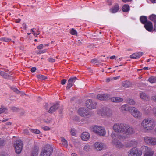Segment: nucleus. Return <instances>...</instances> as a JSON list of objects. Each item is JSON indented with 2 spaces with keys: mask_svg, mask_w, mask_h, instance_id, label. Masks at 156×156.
<instances>
[{
  "mask_svg": "<svg viewBox=\"0 0 156 156\" xmlns=\"http://www.w3.org/2000/svg\"><path fill=\"white\" fill-rule=\"evenodd\" d=\"M156 125L155 121L151 118H147L144 119L141 123L143 128L147 131L153 129Z\"/></svg>",
  "mask_w": 156,
  "mask_h": 156,
  "instance_id": "nucleus-1",
  "label": "nucleus"
},
{
  "mask_svg": "<svg viewBox=\"0 0 156 156\" xmlns=\"http://www.w3.org/2000/svg\"><path fill=\"white\" fill-rule=\"evenodd\" d=\"M111 136L112 138V143L114 146L119 149L123 148L124 146L122 143L118 140V139H125V137L124 136L121 135L120 134L112 132Z\"/></svg>",
  "mask_w": 156,
  "mask_h": 156,
  "instance_id": "nucleus-2",
  "label": "nucleus"
},
{
  "mask_svg": "<svg viewBox=\"0 0 156 156\" xmlns=\"http://www.w3.org/2000/svg\"><path fill=\"white\" fill-rule=\"evenodd\" d=\"M90 129L91 131L100 136H103L106 134L105 129L101 126H94L91 127Z\"/></svg>",
  "mask_w": 156,
  "mask_h": 156,
  "instance_id": "nucleus-3",
  "label": "nucleus"
},
{
  "mask_svg": "<svg viewBox=\"0 0 156 156\" xmlns=\"http://www.w3.org/2000/svg\"><path fill=\"white\" fill-rule=\"evenodd\" d=\"M52 151V147L50 145H47L42 149L40 156H50Z\"/></svg>",
  "mask_w": 156,
  "mask_h": 156,
  "instance_id": "nucleus-4",
  "label": "nucleus"
},
{
  "mask_svg": "<svg viewBox=\"0 0 156 156\" xmlns=\"http://www.w3.org/2000/svg\"><path fill=\"white\" fill-rule=\"evenodd\" d=\"M129 112L131 113L132 115L136 118H140L142 117V113L135 107H131L129 109Z\"/></svg>",
  "mask_w": 156,
  "mask_h": 156,
  "instance_id": "nucleus-5",
  "label": "nucleus"
},
{
  "mask_svg": "<svg viewBox=\"0 0 156 156\" xmlns=\"http://www.w3.org/2000/svg\"><path fill=\"white\" fill-rule=\"evenodd\" d=\"M128 153L129 156H141L142 151L136 147H133L129 151Z\"/></svg>",
  "mask_w": 156,
  "mask_h": 156,
  "instance_id": "nucleus-6",
  "label": "nucleus"
},
{
  "mask_svg": "<svg viewBox=\"0 0 156 156\" xmlns=\"http://www.w3.org/2000/svg\"><path fill=\"white\" fill-rule=\"evenodd\" d=\"M78 114L81 116L84 117H88L92 115L91 112H89L88 110L85 108H80L78 110Z\"/></svg>",
  "mask_w": 156,
  "mask_h": 156,
  "instance_id": "nucleus-7",
  "label": "nucleus"
},
{
  "mask_svg": "<svg viewBox=\"0 0 156 156\" xmlns=\"http://www.w3.org/2000/svg\"><path fill=\"white\" fill-rule=\"evenodd\" d=\"M23 143L21 140H16L14 143V146L16 153L20 154L23 147Z\"/></svg>",
  "mask_w": 156,
  "mask_h": 156,
  "instance_id": "nucleus-8",
  "label": "nucleus"
},
{
  "mask_svg": "<svg viewBox=\"0 0 156 156\" xmlns=\"http://www.w3.org/2000/svg\"><path fill=\"white\" fill-rule=\"evenodd\" d=\"M135 133V131L133 128L129 125L125 124L124 129L122 131V133L126 135H132Z\"/></svg>",
  "mask_w": 156,
  "mask_h": 156,
  "instance_id": "nucleus-9",
  "label": "nucleus"
},
{
  "mask_svg": "<svg viewBox=\"0 0 156 156\" xmlns=\"http://www.w3.org/2000/svg\"><path fill=\"white\" fill-rule=\"evenodd\" d=\"M144 142L148 145H156V138L150 136H146L144 138Z\"/></svg>",
  "mask_w": 156,
  "mask_h": 156,
  "instance_id": "nucleus-10",
  "label": "nucleus"
},
{
  "mask_svg": "<svg viewBox=\"0 0 156 156\" xmlns=\"http://www.w3.org/2000/svg\"><path fill=\"white\" fill-rule=\"evenodd\" d=\"M142 151L145 152L144 156H153L154 152L151 148L146 146H143L141 147Z\"/></svg>",
  "mask_w": 156,
  "mask_h": 156,
  "instance_id": "nucleus-11",
  "label": "nucleus"
},
{
  "mask_svg": "<svg viewBox=\"0 0 156 156\" xmlns=\"http://www.w3.org/2000/svg\"><path fill=\"white\" fill-rule=\"evenodd\" d=\"M94 148L98 151H101L106 148L105 144L101 142H96L93 144Z\"/></svg>",
  "mask_w": 156,
  "mask_h": 156,
  "instance_id": "nucleus-12",
  "label": "nucleus"
},
{
  "mask_svg": "<svg viewBox=\"0 0 156 156\" xmlns=\"http://www.w3.org/2000/svg\"><path fill=\"white\" fill-rule=\"evenodd\" d=\"M125 124L123 123H116L114 124L113 127V130L117 132L122 133Z\"/></svg>",
  "mask_w": 156,
  "mask_h": 156,
  "instance_id": "nucleus-13",
  "label": "nucleus"
},
{
  "mask_svg": "<svg viewBox=\"0 0 156 156\" xmlns=\"http://www.w3.org/2000/svg\"><path fill=\"white\" fill-rule=\"evenodd\" d=\"M97 105L96 102L90 99H88L86 101V106L87 108L89 109H92L96 108Z\"/></svg>",
  "mask_w": 156,
  "mask_h": 156,
  "instance_id": "nucleus-14",
  "label": "nucleus"
},
{
  "mask_svg": "<svg viewBox=\"0 0 156 156\" xmlns=\"http://www.w3.org/2000/svg\"><path fill=\"white\" fill-rule=\"evenodd\" d=\"M98 113L102 115H108L111 113L110 110L106 107H104L98 111Z\"/></svg>",
  "mask_w": 156,
  "mask_h": 156,
  "instance_id": "nucleus-15",
  "label": "nucleus"
},
{
  "mask_svg": "<svg viewBox=\"0 0 156 156\" xmlns=\"http://www.w3.org/2000/svg\"><path fill=\"white\" fill-rule=\"evenodd\" d=\"M109 98V95L107 94H99L97 96V98L100 100H107Z\"/></svg>",
  "mask_w": 156,
  "mask_h": 156,
  "instance_id": "nucleus-16",
  "label": "nucleus"
},
{
  "mask_svg": "<svg viewBox=\"0 0 156 156\" xmlns=\"http://www.w3.org/2000/svg\"><path fill=\"white\" fill-rule=\"evenodd\" d=\"M137 144L138 143L136 141L134 140H133L126 143L125 145L126 147H131L136 146Z\"/></svg>",
  "mask_w": 156,
  "mask_h": 156,
  "instance_id": "nucleus-17",
  "label": "nucleus"
},
{
  "mask_svg": "<svg viewBox=\"0 0 156 156\" xmlns=\"http://www.w3.org/2000/svg\"><path fill=\"white\" fill-rule=\"evenodd\" d=\"M90 137V135L89 133L86 132H83L81 135L82 139L84 141H87Z\"/></svg>",
  "mask_w": 156,
  "mask_h": 156,
  "instance_id": "nucleus-18",
  "label": "nucleus"
},
{
  "mask_svg": "<svg viewBox=\"0 0 156 156\" xmlns=\"http://www.w3.org/2000/svg\"><path fill=\"white\" fill-rule=\"evenodd\" d=\"M144 27L149 32H151L153 30V25L151 22H147L144 25Z\"/></svg>",
  "mask_w": 156,
  "mask_h": 156,
  "instance_id": "nucleus-19",
  "label": "nucleus"
},
{
  "mask_svg": "<svg viewBox=\"0 0 156 156\" xmlns=\"http://www.w3.org/2000/svg\"><path fill=\"white\" fill-rule=\"evenodd\" d=\"M130 107H129L127 105H124L121 107L120 110L123 113H126L128 111H129V109Z\"/></svg>",
  "mask_w": 156,
  "mask_h": 156,
  "instance_id": "nucleus-20",
  "label": "nucleus"
},
{
  "mask_svg": "<svg viewBox=\"0 0 156 156\" xmlns=\"http://www.w3.org/2000/svg\"><path fill=\"white\" fill-rule=\"evenodd\" d=\"M143 53L142 52L134 53L130 55V58H136L142 56Z\"/></svg>",
  "mask_w": 156,
  "mask_h": 156,
  "instance_id": "nucleus-21",
  "label": "nucleus"
},
{
  "mask_svg": "<svg viewBox=\"0 0 156 156\" xmlns=\"http://www.w3.org/2000/svg\"><path fill=\"white\" fill-rule=\"evenodd\" d=\"M39 152V148L37 147H35L33 148L31 156H37Z\"/></svg>",
  "mask_w": 156,
  "mask_h": 156,
  "instance_id": "nucleus-22",
  "label": "nucleus"
},
{
  "mask_svg": "<svg viewBox=\"0 0 156 156\" xmlns=\"http://www.w3.org/2000/svg\"><path fill=\"white\" fill-rule=\"evenodd\" d=\"M123 99L119 97H114L111 98V101L114 102H120L123 101Z\"/></svg>",
  "mask_w": 156,
  "mask_h": 156,
  "instance_id": "nucleus-23",
  "label": "nucleus"
},
{
  "mask_svg": "<svg viewBox=\"0 0 156 156\" xmlns=\"http://www.w3.org/2000/svg\"><path fill=\"white\" fill-rule=\"evenodd\" d=\"M59 105L58 104H55L53 106H51L48 112L50 113H52L55 111L58 107Z\"/></svg>",
  "mask_w": 156,
  "mask_h": 156,
  "instance_id": "nucleus-24",
  "label": "nucleus"
},
{
  "mask_svg": "<svg viewBox=\"0 0 156 156\" xmlns=\"http://www.w3.org/2000/svg\"><path fill=\"white\" fill-rule=\"evenodd\" d=\"M119 5L118 4H116L113 8H111L110 10L112 13H115L119 10Z\"/></svg>",
  "mask_w": 156,
  "mask_h": 156,
  "instance_id": "nucleus-25",
  "label": "nucleus"
},
{
  "mask_svg": "<svg viewBox=\"0 0 156 156\" xmlns=\"http://www.w3.org/2000/svg\"><path fill=\"white\" fill-rule=\"evenodd\" d=\"M140 96L143 100H147L148 99V96L144 92H141L140 93Z\"/></svg>",
  "mask_w": 156,
  "mask_h": 156,
  "instance_id": "nucleus-26",
  "label": "nucleus"
},
{
  "mask_svg": "<svg viewBox=\"0 0 156 156\" xmlns=\"http://www.w3.org/2000/svg\"><path fill=\"white\" fill-rule=\"evenodd\" d=\"M147 17L145 16H142L140 18V20L141 23L144 24L147 23Z\"/></svg>",
  "mask_w": 156,
  "mask_h": 156,
  "instance_id": "nucleus-27",
  "label": "nucleus"
},
{
  "mask_svg": "<svg viewBox=\"0 0 156 156\" xmlns=\"http://www.w3.org/2000/svg\"><path fill=\"white\" fill-rule=\"evenodd\" d=\"M61 140L63 145L65 147H67L68 146L67 141L63 137H61Z\"/></svg>",
  "mask_w": 156,
  "mask_h": 156,
  "instance_id": "nucleus-28",
  "label": "nucleus"
},
{
  "mask_svg": "<svg viewBox=\"0 0 156 156\" xmlns=\"http://www.w3.org/2000/svg\"><path fill=\"white\" fill-rule=\"evenodd\" d=\"M0 75L5 79L9 78L10 77L9 75L4 71L0 72Z\"/></svg>",
  "mask_w": 156,
  "mask_h": 156,
  "instance_id": "nucleus-29",
  "label": "nucleus"
},
{
  "mask_svg": "<svg viewBox=\"0 0 156 156\" xmlns=\"http://www.w3.org/2000/svg\"><path fill=\"white\" fill-rule=\"evenodd\" d=\"M122 9L123 12H127L129 10V7L128 5H125L122 7Z\"/></svg>",
  "mask_w": 156,
  "mask_h": 156,
  "instance_id": "nucleus-30",
  "label": "nucleus"
},
{
  "mask_svg": "<svg viewBox=\"0 0 156 156\" xmlns=\"http://www.w3.org/2000/svg\"><path fill=\"white\" fill-rule=\"evenodd\" d=\"M148 81L151 83L156 82V77L151 76L148 79Z\"/></svg>",
  "mask_w": 156,
  "mask_h": 156,
  "instance_id": "nucleus-31",
  "label": "nucleus"
},
{
  "mask_svg": "<svg viewBox=\"0 0 156 156\" xmlns=\"http://www.w3.org/2000/svg\"><path fill=\"white\" fill-rule=\"evenodd\" d=\"M122 85L125 88L129 87L131 85V83L128 81H125L122 83Z\"/></svg>",
  "mask_w": 156,
  "mask_h": 156,
  "instance_id": "nucleus-32",
  "label": "nucleus"
},
{
  "mask_svg": "<svg viewBox=\"0 0 156 156\" xmlns=\"http://www.w3.org/2000/svg\"><path fill=\"white\" fill-rule=\"evenodd\" d=\"M150 19L155 22H156V16L155 15L152 14L149 17Z\"/></svg>",
  "mask_w": 156,
  "mask_h": 156,
  "instance_id": "nucleus-33",
  "label": "nucleus"
},
{
  "mask_svg": "<svg viewBox=\"0 0 156 156\" xmlns=\"http://www.w3.org/2000/svg\"><path fill=\"white\" fill-rule=\"evenodd\" d=\"M71 81L70 79H69L68 80V83L66 87V88L67 89H69L72 86L73 84Z\"/></svg>",
  "mask_w": 156,
  "mask_h": 156,
  "instance_id": "nucleus-34",
  "label": "nucleus"
},
{
  "mask_svg": "<svg viewBox=\"0 0 156 156\" xmlns=\"http://www.w3.org/2000/svg\"><path fill=\"white\" fill-rule=\"evenodd\" d=\"M30 131L35 134H38L40 133V131L37 129H29Z\"/></svg>",
  "mask_w": 156,
  "mask_h": 156,
  "instance_id": "nucleus-35",
  "label": "nucleus"
},
{
  "mask_svg": "<svg viewBox=\"0 0 156 156\" xmlns=\"http://www.w3.org/2000/svg\"><path fill=\"white\" fill-rule=\"evenodd\" d=\"M70 33L72 35H76L77 34V32L73 28L71 29Z\"/></svg>",
  "mask_w": 156,
  "mask_h": 156,
  "instance_id": "nucleus-36",
  "label": "nucleus"
},
{
  "mask_svg": "<svg viewBox=\"0 0 156 156\" xmlns=\"http://www.w3.org/2000/svg\"><path fill=\"white\" fill-rule=\"evenodd\" d=\"M0 39L1 41H4L6 42H9L11 40V39L5 37L2 38H0Z\"/></svg>",
  "mask_w": 156,
  "mask_h": 156,
  "instance_id": "nucleus-37",
  "label": "nucleus"
},
{
  "mask_svg": "<svg viewBox=\"0 0 156 156\" xmlns=\"http://www.w3.org/2000/svg\"><path fill=\"white\" fill-rule=\"evenodd\" d=\"M37 78L40 79L45 80L47 79V77L42 75H39L37 76Z\"/></svg>",
  "mask_w": 156,
  "mask_h": 156,
  "instance_id": "nucleus-38",
  "label": "nucleus"
},
{
  "mask_svg": "<svg viewBox=\"0 0 156 156\" xmlns=\"http://www.w3.org/2000/svg\"><path fill=\"white\" fill-rule=\"evenodd\" d=\"M151 107L148 106L146 108L144 109L145 113L146 114H148L151 110Z\"/></svg>",
  "mask_w": 156,
  "mask_h": 156,
  "instance_id": "nucleus-39",
  "label": "nucleus"
},
{
  "mask_svg": "<svg viewBox=\"0 0 156 156\" xmlns=\"http://www.w3.org/2000/svg\"><path fill=\"white\" fill-rule=\"evenodd\" d=\"M6 110V108L4 107H1L0 108V114L4 112Z\"/></svg>",
  "mask_w": 156,
  "mask_h": 156,
  "instance_id": "nucleus-40",
  "label": "nucleus"
},
{
  "mask_svg": "<svg viewBox=\"0 0 156 156\" xmlns=\"http://www.w3.org/2000/svg\"><path fill=\"white\" fill-rule=\"evenodd\" d=\"M69 79L71 80V82L73 83V84L77 80V78L76 77H74L73 78H69Z\"/></svg>",
  "mask_w": 156,
  "mask_h": 156,
  "instance_id": "nucleus-41",
  "label": "nucleus"
},
{
  "mask_svg": "<svg viewBox=\"0 0 156 156\" xmlns=\"http://www.w3.org/2000/svg\"><path fill=\"white\" fill-rule=\"evenodd\" d=\"M70 133H71V134L73 136H75L76 135V131L74 129H71L70 130Z\"/></svg>",
  "mask_w": 156,
  "mask_h": 156,
  "instance_id": "nucleus-42",
  "label": "nucleus"
},
{
  "mask_svg": "<svg viewBox=\"0 0 156 156\" xmlns=\"http://www.w3.org/2000/svg\"><path fill=\"white\" fill-rule=\"evenodd\" d=\"M83 149L86 151H87L90 149V146L88 145H86L84 147Z\"/></svg>",
  "mask_w": 156,
  "mask_h": 156,
  "instance_id": "nucleus-43",
  "label": "nucleus"
},
{
  "mask_svg": "<svg viewBox=\"0 0 156 156\" xmlns=\"http://www.w3.org/2000/svg\"><path fill=\"white\" fill-rule=\"evenodd\" d=\"M128 103L132 105H134L135 104L134 100L132 99H130L128 101Z\"/></svg>",
  "mask_w": 156,
  "mask_h": 156,
  "instance_id": "nucleus-44",
  "label": "nucleus"
},
{
  "mask_svg": "<svg viewBox=\"0 0 156 156\" xmlns=\"http://www.w3.org/2000/svg\"><path fill=\"white\" fill-rule=\"evenodd\" d=\"M47 51L46 49H44V50H42L41 51H39L38 52H37V54H40L42 53H45Z\"/></svg>",
  "mask_w": 156,
  "mask_h": 156,
  "instance_id": "nucleus-45",
  "label": "nucleus"
},
{
  "mask_svg": "<svg viewBox=\"0 0 156 156\" xmlns=\"http://www.w3.org/2000/svg\"><path fill=\"white\" fill-rule=\"evenodd\" d=\"M152 111L153 115L156 118V107L154 108Z\"/></svg>",
  "mask_w": 156,
  "mask_h": 156,
  "instance_id": "nucleus-46",
  "label": "nucleus"
},
{
  "mask_svg": "<svg viewBox=\"0 0 156 156\" xmlns=\"http://www.w3.org/2000/svg\"><path fill=\"white\" fill-rule=\"evenodd\" d=\"M42 129L45 131L49 130H50V128L47 126H44L42 127Z\"/></svg>",
  "mask_w": 156,
  "mask_h": 156,
  "instance_id": "nucleus-47",
  "label": "nucleus"
},
{
  "mask_svg": "<svg viewBox=\"0 0 156 156\" xmlns=\"http://www.w3.org/2000/svg\"><path fill=\"white\" fill-rule=\"evenodd\" d=\"M44 46L42 44H40L37 47V48L38 49H42Z\"/></svg>",
  "mask_w": 156,
  "mask_h": 156,
  "instance_id": "nucleus-48",
  "label": "nucleus"
},
{
  "mask_svg": "<svg viewBox=\"0 0 156 156\" xmlns=\"http://www.w3.org/2000/svg\"><path fill=\"white\" fill-rule=\"evenodd\" d=\"M48 60L49 62H54L55 61V60L54 59L51 58H48Z\"/></svg>",
  "mask_w": 156,
  "mask_h": 156,
  "instance_id": "nucleus-49",
  "label": "nucleus"
},
{
  "mask_svg": "<svg viewBox=\"0 0 156 156\" xmlns=\"http://www.w3.org/2000/svg\"><path fill=\"white\" fill-rule=\"evenodd\" d=\"M5 145V142L3 140L0 139V146H2Z\"/></svg>",
  "mask_w": 156,
  "mask_h": 156,
  "instance_id": "nucleus-50",
  "label": "nucleus"
},
{
  "mask_svg": "<svg viewBox=\"0 0 156 156\" xmlns=\"http://www.w3.org/2000/svg\"><path fill=\"white\" fill-rule=\"evenodd\" d=\"M51 119H47L46 120H44V122L47 123H50L51 122Z\"/></svg>",
  "mask_w": 156,
  "mask_h": 156,
  "instance_id": "nucleus-51",
  "label": "nucleus"
},
{
  "mask_svg": "<svg viewBox=\"0 0 156 156\" xmlns=\"http://www.w3.org/2000/svg\"><path fill=\"white\" fill-rule=\"evenodd\" d=\"M29 130H29H28L27 129H24L23 130V133L27 134H29Z\"/></svg>",
  "mask_w": 156,
  "mask_h": 156,
  "instance_id": "nucleus-52",
  "label": "nucleus"
},
{
  "mask_svg": "<svg viewBox=\"0 0 156 156\" xmlns=\"http://www.w3.org/2000/svg\"><path fill=\"white\" fill-rule=\"evenodd\" d=\"M151 100L156 103V95L153 96L151 97Z\"/></svg>",
  "mask_w": 156,
  "mask_h": 156,
  "instance_id": "nucleus-53",
  "label": "nucleus"
},
{
  "mask_svg": "<svg viewBox=\"0 0 156 156\" xmlns=\"http://www.w3.org/2000/svg\"><path fill=\"white\" fill-rule=\"evenodd\" d=\"M97 62V59L96 58H94L93 59H92L91 61V62L94 64H95Z\"/></svg>",
  "mask_w": 156,
  "mask_h": 156,
  "instance_id": "nucleus-54",
  "label": "nucleus"
},
{
  "mask_svg": "<svg viewBox=\"0 0 156 156\" xmlns=\"http://www.w3.org/2000/svg\"><path fill=\"white\" fill-rule=\"evenodd\" d=\"M66 80V79H63L61 81V84L62 85H64L65 84Z\"/></svg>",
  "mask_w": 156,
  "mask_h": 156,
  "instance_id": "nucleus-55",
  "label": "nucleus"
},
{
  "mask_svg": "<svg viewBox=\"0 0 156 156\" xmlns=\"http://www.w3.org/2000/svg\"><path fill=\"white\" fill-rule=\"evenodd\" d=\"M36 69L35 67H32L31 69V72H35Z\"/></svg>",
  "mask_w": 156,
  "mask_h": 156,
  "instance_id": "nucleus-56",
  "label": "nucleus"
},
{
  "mask_svg": "<svg viewBox=\"0 0 156 156\" xmlns=\"http://www.w3.org/2000/svg\"><path fill=\"white\" fill-rule=\"evenodd\" d=\"M73 120L76 121H77L79 120V117L78 116H76L74 117V118H73Z\"/></svg>",
  "mask_w": 156,
  "mask_h": 156,
  "instance_id": "nucleus-57",
  "label": "nucleus"
},
{
  "mask_svg": "<svg viewBox=\"0 0 156 156\" xmlns=\"http://www.w3.org/2000/svg\"><path fill=\"white\" fill-rule=\"evenodd\" d=\"M17 108L15 107H12L11 108V109L13 111H16L17 110Z\"/></svg>",
  "mask_w": 156,
  "mask_h": 156,
  "instance_id": "nucleus-58",
  "label": "nucleus"
},
{
  "mask_svg": "<svg viewBox=\"0 0 156 156\" xmlns=\"http://www.w3.org/2000/svg\"><path fill=\"white\" fill-rule=\"evenodd\" d=\"M122 1L124 3H126L128 2L131 1L132 0H122Z\"/></svg>",
  "mask_w": 156,
  "mask_h": 156,
  "instance_id": "nucleus-59",
  "label": "nucleus"
},
{
  "mask_svg": "<svg viewBox=\"0 0 156 156\" xmlns=\"http://www.w3.org/2000/svg\"><path fill=\"white\" fill-rule=\"evenodd\" d=\"M111 80V79L109 78H107L106 79V81L107 82H108Z\"/></svg>",
  "mask_w": 156,
  "mask_h": 156,
  "instance_id": "nucleus-60",
  "label": "nucleus"
},
{
  "mask_svg": "<svg viewBox=\"0 0 156 156\" xmlns=\"http://www.w3.org/2000/svg\"><path fill=\"white\" fill-rule=\"evenodd\" d=\"M110 58L111 59H115V56H111L110 57Z\"/></svg>",
  "mask_w": 156,
  "mask_h": 156,
  "instance_id": "nucleus-61",
  "label": "nucleus"
},
{
  "mask_svg": "<svg viewBox=\"0 0 156 156\" xmlns=\"http://www.w3.org/2000/svg\"><path fill=\"white\" fill-rule=\"evenodd\" d=\"M150 1L153 3H156V0H150Z\"/></svg>",
  "mask_w": 156,
  "mask_h": 156,
  "instance_id": "nucleus-62",
  "label": "nucleus"
},
{
  "mask_svg": "<svg viewBox=\"0 0 156 156\" xmlns=\"http://www.w3.org/2000/svg\"><path fill=\"white\" fill-rule=\"evenodd\" d=\"M71 155L72 156H77V154L76 153H72Z\"/></svg>",
  "mask_w": 156,
  "mask_h": 156,
  "instance_id": "nucleus-63",
  "label": "nucleus"
},
{
  "mask_svg": "<svg viewBox=\"0 0 156 156\" xmlns=\"http://www.w3.org/2000/svg\"><path fill=\"white\" fill-rule=\"evenodd\" d=\"M103 156H110L108 154H104Z\"/></svg>",
  "mask_w": 156,
  "mask_h": 156,
  "instance_id": "nucleus-64",
  "label": "nucleus"
}]
</instances>
